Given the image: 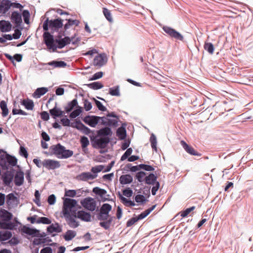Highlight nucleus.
I'll use <instances>...</instances> for the list:
<instances>
[{"label":"nucleus","mask_w":253,"mask_h":253,"mask_svg":"<svg viewBox=\"0 0 253 253\" xmlns=\"http://www.w3.org/2000/svg\"><path fill=\"white\" fill-rule=\"evenodd\" d=\"M109 215L108 214H105L101 213L100 212L97 215V218L99 220H107L110 217H109Z\"/></svg>","instance_id":"59"},{"label":"nucleus","mask_w":253,"mask_h":253,"mask_svg":"<svg viewBox=\"0 0 253 253\" xmlns=\"http://www.w3.org/2000/svg\"><path fill=\"white\" fill-rule=\"evenodd\" d=\"M0 107L2 110V116L4 117L8 114V109L7 107V104L5 101L2 100L0 102Z\"/></svg>","instance_id":"39"},{"label":"nucleus","mask_w":253,"mask_h":253,"mask_svg":"<svg viewBox=\"0 0 253 253\" xmlns=\"http://www.w3.org/2000/svg\"><path fill=\"white\" fill-rule=\"evenodd\" d=\"M112 210V206L109 204H104L101 206L100 212L105 214H108Z\"/></svg>","instance_id":"35"},{"label":"nucleus","mask_w":253,"mask_h":253,"mask_svg":"<svg viewBox=\"0 0 253 253\" xmlns=\"http://www.w3.org/2000/svg\"><path fill=\"white\" fill-rule=\"evenodd\" d=\"M109 94L112 96H120V87L119 85L111 87L109 89Z\"/></svg>","instance_id":"40"},{"label":"nucleus","mask_w":253,"mask_h":253,"mask_svg":"<svg viewBox=\"0 0 253 253\" xmlns=\"http://www.w3.org/2000/svg\"><path fill=\"white\" fill-rule=\"evenodd\" d=\"M10 8V0H1L0 2V14H5Z\"/></svg>","instance_id":"16"},{"label":"nucleus","mask_w":253,"mask_h":253,"mask_svg":"<svg viewBox=\"0 0 253 253\" xmlns=\"http://www.w3.org/2000/svg\"><path fill=\"white\" fill-rule=\"evenodd\" d=\"M109 142V138L107 137H101L100 138L96 139L94 141V143L98 148H104Z\"/></svg>","instance_id":"19"},{"label":"nucleus","mask_w":253,"mask_h":253,"mask_svg":"<svg viewBox=\"0 0 253 253\" xmlns=\"http://www.w3.org/2000/svg\"><path fill=\"white\" fill-rule=\"evenodd\" d=\"M49 113L54 119L57 117H60L63 115L64 112L60 108H57L56 106L52 109L49 110Z\"/></svg>","instance_id":"24"},{"label":"nucleus","mask_w":253,"mask_h":253,"mask_svg":"<svg viewBox=\"0 0 253 253\" xmlns=\"http://www.w3.org/2000/svg\"><path fill=\"white\" fill-rule=\"evenodd\" d=\"M118 195H119V198L121 200L122 203L123 204H124L125 206L133 207V206H134L135 205V203L133 202H132V201H131L126 199V198L123 197L121 195L120 192H119Z\"/></svg>","instance_id":"32"},{"label":"nucleus","mask_w":253,"mask_h":253,"mask_svg":"<svg viewBox=\"0 0 253 253\" xmlns=\"http://www.w3.org/2000/svg\"><path fill=\"white\" fill-rule=\"evenodd\" d=\"M77 202L76 200L70 198H65L63 202V206L62 209L63 214H67L68 213H72V212H76V206Z\"/></svg>","instance_id":"2"},{"label":"nucleus","mask_w":253,"mask_h":253,"mask_svg":"<svg viewBox=\"0 0 253 253\" xmlns=\"http://www.w3.org/2000/svg\"><path fill=\"white\" fill-rule=\"evenodd\" d=\"M204 48L210 54H212L215 49L214 45L211 42H205Z\"/></svg>","instance_id":"33"},{"label":"nucleus","mask_w":253,"mask_h":253,"mask_svg":"<svg viewBox=\"0 0 253 253\" xmlns=\"http://www.w3.org/2000/svg\"><path fill=\"white\" fill-rule=\"evenodd\" d=\"M62 231L61 228L59 226V224H52L47 228V231L49 233H59Z\"/></svg>","instance_id":"31"},{"label":"nucleus","mask_w":253,"mask_h":253,"mask_svg":"<svg viewBox=\"0 0 253 253\" xmlns=\"http://www.w3.org/2000/svg\"><path fill=\"white\" fill-rule=\"evenodd\" d=\"M138 220H138V219L137 216L136 217H132V218H130V219H129L127 221L126 226L127 227L131 226V225L134 224L135 223L137 222Z\"/></svg>","instance_id":"64"},{"label":"nucleus","mask_w":253,"mask_h":253,"mask_svg":"<svg viewBox=\"0 0 253 253\" xmlns=\"http://www.w3.org/2000/svg\"><path fill=\"white\" fill-rule=\"evenodd\" d=\"M118 136L121 139H124L126 137V131L124 128L119 127L117 130Z\"/></svg>","instance_id":"46"},{"label":"nucleus","mask_w":253,"mask_h":253,"mask_svg":"<svg viewBox=\"0 0 253 253\" xmlns=\"http://www.w3.org/2000/svg\"><path fill=\"white\" fill-rule=\"evenodd\" d=\"M22 104L25 107L27 110H31L34 108V102L31 100H23Z\"/></svg>","instance_id":"44"},{"label":"nucleus","mask_w":253,"mask_h":253,"mask_svg":"<svg viewBox=\"0 0 253 253\" xmlns=\"http://www.w3.org/2000/svg\"><path fill=\"white\" fill-rule=\"evenodd\" d=\"M123 193L124 196L129 198L132 196L133 192L130 188H127L123 191Z\"/></svg>","instance_id":"61"},{"label":"nucleus","mask_w":253,"mask_h":253,"mask_svg":"<svg viewBox=\"0 0 253 253\" xmlns=\"http://www.w3.org/2000/svg\"><path fill=\"white\" fill-rule=\"evenodd\" d=\"M48 91L46 87H42L38 88L33 94V96L35 98H40L41 96L44 95Z\"/></svg>","instance_id":"29"},{"label":"nucleus","mask_w":253,"mask_h":253,"mask_svg":"<svg viewBox=\"0 0 253 253\" xmlns=\"http://www.w3.org/2000/svg\"><path fill=\"white\" fill-rule=\"evenodd\" d=\"M82 206L88 211H93L96 208V201L91 197H88L81 201Z\"/></svg>","instance_id":"3"},{"label":"nucleus","mask_w":253,"mask_h":253,"mask_svg":"<svg viewBox=\"0 0 253 253\" xmlns=\"http://www.w3.org/2000/svg\"><path fill=\"white\" fill-rule=\"evenodd\" d=\"M104 166L103 165H99L96 167H92L91 169V171L93 173V174H96L97 173L100 172L104 169Z\"/></svg>","instance_id":"54"},{"label":"nucleus","mask_w":253,"mask_h":253,"mask_svg":"<svg viewBox=\"0 0 253 253\" xmlns=\"http://www.w3.org/2000/svg\"><path fill=\"white\" fill-rule=\"evenodd\" d=\"M12 25L7 21L2 20L0 21V30L2 32H8L11 29Z\"/></svg>","instance_id":"21"},{"label":"nucleus","mask_w":253,"mask_h":253,"mask_svg":"<svg viewBox=\"0 0 253 253\" xmlns=\"http://www.w3.org/2000/svg\"><path fill=\"white\" fill-rule=\"evenodd\" d=\"M195 206H192L189 208H186L184 210H183L180 211L178 213L175 215V218L178 217L179 215L180 216L182 217H185L187 216V215L192 211H193L195 209Z\"/></svg>","instance_id":"25"},{"label":"nucleus","mask_w":253,"mask_h":253,"mask_svg":"<svg viewBox=\"0 0 253 253\" xmlns=\"http://www.w3.org/2000/svg\"><path fill=\"white\" fill-rule=\"evenodd\" d=\"M42 166L48 169H54L60 167V162L58 161L45 159L42 162Z\"/></svg>","instance_id":"8"},{"label":"nucleus","mask_w":253,"mask_h":253,"mask_svg":"<svg viewBox=\"0 0 253 253\" xmlns=\"http://www.w3.org/2000/svg\"><path fill=\"white\" fill-rule=\"evenodd\" d=\"M77 218L82 221L89 222L91 221V216L90 213L84 211H76Z\"/></svg>","instance_id":"14"},{"label":"nucleus","mask_w":253,"mask_h":253,"mask_svg":"<svg viewBox=\"0 0 253 253\" xmlns=\"http://www.w3.org/2000/svg\"><path fill=\"white\" fill-rule=\"evenodd\" d=\"M177 220V219L175 220V226L177 224V225L178 226V227L177 228H176V230H175V233H176L175 234V237H177V236L179 233L181 234L182 233L183 231L185 230V229L187 228V226H185V224L184 223V222L178 223V222H176Z\"/></svg>","instance_id":"28"},{"label":"nucleus","mask_w":253,"mask_h":253,"mask_svg":"<svg viewBox=\"0 0 253 253\" xmlns=\"http://www.w3.org/2000/svg\"><path fill=\"white\" fill-rule=\"evenodd\" d=\"M73 38L71 39L68 37H65V38L61 39H56L55 42L58 44V47L59 49L63 48L67 44H69Z\"/></svg>","instance_id":"17"},{"label":"nucleus","mask_w":253,"mask_h":253,"mask_svg":"<svg viewBox=\"0 0 253 253\" xmlns=\"http://www.w3.org/2000/svg\"><path fill=\"white\" fill-rule=\"evenodd\" d=\"M180 41L182 43L186 44L187 43L185 36L180 32L175 30V47L177 46V42Z\"/></svg>","instance_id":"20"},{"label":"nucleus","mask_w":253,"mask_h":253,"mask_svg":"<svg viewBox=\"0 0 253 253\" xmlns=\"http://www.w3.org/2000/svg\"><path fill=\"white\" fill-rule=\"evenodd\" d=\"M50 149L59 159H67L73 155V151L66 150L64 146L59 143L51 146Z\"/></svg>","instance_id":"1"},{"label":"nucleus","mask_w":253,"mask_h":253,"mask_svg":"<svg viewBox=\"0 0 253 253\" xmlns=\"http://www.w3.org/2000/svg\"><path fill=\"white\" fill-rule=\"evenodd\" d=\"M37 223H43L45 224H49L51 223L50 220L45 217H39L36 221Z\"/></svg>","instance_id":"53"},{"label":"nucleus","mask_w":253,"mask_h":253,"mask_svg":"<svg viewBox=\"0 0 253 253\" xmlns=\"http://www.w3.org/2000/svg\"><path fill=\"white\" fill-rule=\"evenodd\" d=\"M10 7H12L14 8H18L20 10H22V9L23 8V6L20 3H18L16 2H12L10 0Z\"/></svg>","instance_id":"62"},{"label":"nucleus","mask_w":253,"mask_h":253,"mask_svg":"<svg viewBox=\"0 0 253 253\" xmlns=\"http://www.w3.org/2000/svg\"><path fill=\"white\" fill-rule=\"evenodd\" d=\"M139 167L141 169H143L146 171H153L154 169L150 165H147L145 164H140Z\"/></svg>","instance_id":"63"},{"label":"nucleus","mask_w":253,"mask_h":253,"mask_svg":"<svg viewBox=\"0 0 253 253\" xmlns=\"http://www.w3.org/2000/svg\"><path fill=\"white\" fill-rule=\"evenodd\" d=\"M12 216V214L7 211L4 209L0 210V217L2 220L8 221L11 220Z\"/></svg>","instance_id":"22"},{"label":"nucleus","mask_w":253,"mask_h":253,"mask_svg":"<svg viewBox=\"0 0 253 253\" xmlns=\"http://www.w3.org/2000/svg\"><path fill=\"white\" fill-rule=\"evenodd\" d=\"M78 105V101L76 99H73L71 102L67 103L64 107L65 110L67 113L71 112Z\"/></svg>","instance_id":"30"},{"label":"nucleus","mask_w":253,"mask_h":253,"mask_svg":"<svg viewBox=\"0 0 253 253\" xmlns=\"http://www.w3.org/2000/svg\"><path fill=\"white\" fill-rule=\"evenodd\" d=\"M6 161L7 163L11 166H15L17 164V159L9 155L6 156Z\"/></svg>","instance_id":"49"},{"label":"nucleus","mask_w":253,"mask_h":253,"mask_svg":"<svg viewBox=\"0 0 253 253\" xmlns=\"http://www.w3.org/2000/svg\"><path fill=\"white\" fill-rule=\"evenodd\" d=\"M72 126L76 128L77 129L80 130L83 133L86 135L89 134L91 132L90 129L80 121H76L75 125Z\"/></svg>","instance_id":"15"},{"label":"nucleus","mask_w":253,"mask_h":253,"mask_svg":"<svg viewBox=\"0 0 253 253\" xmlns=\"http://www.w3.org/2000/svg\"><path fill=\"white\" fill-rule=\"evenodd\" d=\"M113 217H110L107 220H104L100 222L99 223V225L105 230L109 229L113 221Z\"/></svg>","instance_id":"37"},{"label":"nucleus","mask_w":253,"mask_h":253,"mask_svg":"<svg viewBox=\"0 0 253 253\" xmlns=\"http://www.w3.org/2000/svg\"><path fill=\"white\" fill-rule=\"evenodd\" d=\"M81 143L83 148H86L89 145V140L86 136H82L81 138Z\"/></svg>","instance_id":"56"},{"label":"nucleus","mask_w":253,"mask_h":253,"mask_svg":"<svg viewBox=\"0 0 253 253\" xmlns=\"http://www.w3.org/2000/svg\"><path fill=\"white\" fill-rule=\"evenodd\" d=\"M22 16L23 17L25 23L26 24H29L30 17L29 11L28 10H23L22 12Z\"/></svg>","instance_id":"57"},{"label":"nucleus","mask_w":253,"mask_h":253,"mask_svg":"<svg viewBox=\"0 0 253 253\" xmlns=\"http://www.w3.org/2000/svg\"><path fill=\"white\" fill-rule=\"evenodd\" d=\"M98 134L100 136H108L112 134V131L110 128L106 127L99 129Z\"/></svg>","instance_id":"41"},{"label":"nucleus","mask_w":253,"mask_h":253,"mask_svg":"<svg viewBox=\"0 0 253 253\" xmlns=\"http://www.w3.org/2000/svg\"><path fill=\"white\" fill-rule=\"evenodd\" d=\"M63 216L70 227L75 228L79 226V222L76 219L77 218L76 212H73L72 213H68V215L63 214Z\"/></svg>","instance_id":"5"},{"label":"nucleus","mask_w":253,"mask_h":253,"mask_svg":"<svg viewBox=\"0 0 253 253\" xmlns=\"http://www.w3.org/2000/svg\"><path fill=\"white\" fill-rule=\"evenodd\" d=\"M164 31L171 37H174V30L167 26H164Z\"/></svg>","instance_id":"58"},{"label":"nucleus","mask_w":253,"mask_h":253,"mask_svg":"<svg viewBox=\"0 0 253 253\" xmlns=\"http://www.w3.org/2000/svg\"><path fill=\"white\" fill-rule=\"evenodd\" d=\"M103 14L105 17V18L109 21V22H112L113 19L112 18V15L111 12L109 10H108L106 8H103Z\"/></svg>","instance_id":"50"},{"label":"nucleus","mask_w":253,"mask_h":253,"mask_svg":"<svg viewBox=\"0 0 253 253\" xmlns=\"http://www.w3.org/2000/svg\"><path fill=\"white\" fill-rule=\"evenodd\" d=\"M180 143L184 150L189 155L200 157L202 154L197 151L193 146L187 143L184 140H181Z\"/></svg>","instance_id":"6"},{"label":"nucleus","mask_w":253,"mask_h":253,"mask_svg":"<svg viewBox=\"0 0 253 253\" xmlns=\"http://www.w3.org/2000/svg\"><path fill=\"white\" fill-rule=\"evenodd\" d=\"M118 118H110V117H101V124L105 126H117Z\"/></svg>","instance_id":"12"},{"label":"nucleus","mask_w":253,"mask_h":253,"mask_svg":"<svg viewBox=\"0 0 253 253\" xmlns=\"http://www.w3.org/2000/svg\"><path fill=\"white\" fill-rule=\"evenodd\" d=\"M146 173L144 171H139L136 174V177L138 181L142 182L145 180Z\"/></svg>","instance_id":"52"},{"label":"nucleus","mask_w":253,"mask_h":253,"mask_svg":"<svg viewBox=\"0 0 253 253\" xmlns=\"http://www.w3.org/2000/svg\"><path fill=\"white\" fill-rule=\"evenodd\" d=\"M79 23V21L77 20L69 19L68 20V22L64 25V29L66 30L73 25L78 26Z\"/></svg>","instance_id":"43"},{"label":"nucleus","mask_w":253,"mask_h":253,"mask_svg":"<svg viewBox=\"0 0 253 253\" xmlns=\"http://www.w3.org/2000/svg\"><path fill=\"white\" fill-rule=\"evenodd\" d=\"M88 86L91 89L97 90L100 89L103 87V84L98 82H93L88 85Z\"/></svg>","instance_id":"47"},{"label":"nucleus","mask_w":253,"mask_h":253,"mask_svg":"<svg viewBox=\"0 0 253 253\" xmlns=\"http://www.w3.org/2000/svg\"><path fill=\"white\" fill-rule=\"evenodd\" d=\"M44 65H48L51 66L53 68H64L67 66L66 62L63 61H55L53 60L51 62L45 63Z\"/></svg>","instance_id":"23"},{"label":"nucleus","mask_w":253,"mask_h":253,"mask_svg":"<svg viewBox=\"0 0 253 253\" xmlns=\"http://www.w3.org/2000/svg\"><path fill=\"white\" fill-rule=\"evenodd\" d=\"M107 62V57L105 54L102 53L96 56L93 60V65L95 66L101 67Z\"/></svg>","instance_id":"9"},{"label":"nucleus","mask_w":253,"mask_h":253,"mask_svg":"<svg viewBox=\"0 0 253 253\" xmlns=\"http://www.w3.org/2000/svg\"><path fill=\"white\" fill-rule=\"evenodd\" d=\"M83 121L90 126L94 127L98 123H101V117L87 116L83 119Z\"/></svg>","instance_id":"7"},{"label":"nucleus","mask_w":253,"mask_h":253,"mask_svg":"<svg viewBox=\"0 0 253 253\" xmlns=\"http://www.w3.org/2000/svg\"><path fill=\"white\" fill-rule=\"evenodd\" d=\"M43 40L47 48L49 50L52 49L53 52L56 50L57 46L54 44V40L52 35L49 32H45L43 34Z\"/></svg>","instance_id":"4"},{"label":"nucleus","mask_w":253,"mask_h":253,"mask_svg":"<svg viewBox=\"0 0 253 253\" xmlns=\"http://www.w3.org/2000/svg\"><path fill=\"white\" fill-rule=\"evenodd\" d=\"M150 141L151 142V145L152 148L156 152L157 151V138L156 136L154 134H152L150 138Z\"/></svg>","instance_id":"45"},{"label":"nucleus","mask_w":253,"mask_h":253,"mask_svg":"<svg viewBox=\"0 0 253 253\" xmlns=\"http://www.w3.org/2000/svg\"><path fill=\"white\" fill-rule=\"evenodd\" d=\"M13 178V174L9 171L5 172L3 176V181L5 185H9Z\"/></svg>","instance_id":"27"},{"label":"nucleus","mask_w":253,"mask_h":253,"mask_svg":"<svg viewBox=\"0 0 253 253\" xmlns=\"http://www.w3.org/2000/svg\"><path fill=\"white\" fill-rule=\"evenodd\" d=\"M132 152V149L131 148H128L126 151L125 152V153L122 155V156L121 158V161H123L126 159L131 154Z\"/></svg>","instance_id":"55"},{"label":"nucleus","mask_w":253,"mask_h":253,"mask_svg":"<svg viewBox=\"0 0 253 253\" xmlns=\"http://www.w3.org/2000/svg\"><path fill=\"white\" fill-rule=\"evenodd\" d=\"M10 18L11 21L15 24L16 27H19L22 23L21 14L17 11L12 12Z\"/></svg>","instance_id":"13"},{"label":"nucleus","mask_w":253,"mask_h":253,"mask_svg":"<svg viewBox=\"0 0 253 253\" xmlns=\"http://www.w3.org/2000/svg\"><path fill=\"white\" fill-rule=\"evenodd\" d=\"M81 112L82 108L80 107H78V108H77L70 113V117L72 119L75 118L78 116H79Z\"/></svg>","instance_id":"51"},{"label":"nucleus","mask_w":253,"mask_h":253,"mask_svg":"<svg viewBox=\"0 0 253 253\" xmlns=\"http://www.w3.org/2000/svg\"><path fill=\"white\" fill-rule=\"evenodd\" d=\"M12 236V234L8 231H0V241H6L9 239Z\"/></svg>","instance_id":"34"},{"label":"nucleus","mask_w":253,"mask_h":253,"mask_svg":"<svg viewBox=\"0 0 253 253\" xmlns=\"http://www.w3.org/2000/svg\"><path fill=\"white\" fill-rule=\"evenodd\" d=\"M93 192L95 194L102 197L106 194L107 191L105 189H101L98 187H96L93 189Z\"/></svg>","instance_id":"48"},{"label":"nucleus","mask_w":253,"mask_h":253,"mask_svg":"<svg viewBox=\"0 0 253 253\" xmlns=\"http://www.w3.org/2000/svg\"><path fill=\"white\" fill-rule=\"evenodd\" d=\"M156 205H154L152 206L151 208L146 210L144 211L141 213L139 215H138L137 217L138 220H140L143 219L145 217H146L152 211L154 210L156 207Z\"/></svg>","instance_id":"38"},{"label":"nucleus","mask_w":253,"mask_h":253,"mask_svg":"<svg viewBox=\"0 0 253 253\" xmlns=\"http://www.w3.org/2000/svg\"><path fill=\"white\" fill-rule=\"evenodd\" d=\"M133 178L130 174L122 175L120 177V182L122 184H129L132 182Z\"/></svg>","instance_id":"26"},{"label":"nucleus","mask_w":253,"mask_h":253,"mask_svg":"<svg viewBox=\"0 0 253 253\" xmlns=\"http://www.w3.org/2000/svg\"><path fill=\"white\" fill-rule=\"evenodd\" d=\"M63 25V20L61 19L51 20L49 21V28L53 31H58Z\"/></svg>","instance_id":"10"},{"label":"nucleus","mask_w":253,"mask_h":253,"mask_svg":"<svg viewBox=\"0 0 253 253\" xmlns=\"http://www.w3.org/2000/svg\"><path fill=\"white\" fill-rule=\"evenodd\" d=\"M97 176V174H93L89 172H84L78 175L76 178L79 180L86 181L88 180H93Z\"/></svg>","instance_id":"11"},{"label":"nucleus","mask_w":253,"mask_h":253,"mask_svg":"<svg viewBox=\"0 0 253 253\" xmlns=\"http://www.w3.org/2000/svg\"><path fill=\"white\" fill-rule=\"evenodd\" d=\"M24 174L23 171H17L14 177V183L17 186L22 185L24 182Z\"/></svg>","instance_id":"18"},{"label":"nucleus","mask_w":253,"mask_h":253,"mask_svg":"<svg viewBox=\"0 0 253 253\" xmlns=\"http://www.w3.org/2000/svg\"><path fill=\"white\" fill-rule=\"evenodd\" d=\"M156 179L157 177L153 173H151L145 177V183L148 184H154Z\"/></svg>","instance_id":"36"},{"label":"nucleus","mask_w":253,"mask_h":253,"mask_svg":"<svg viewBox=\"0 0 253 253\" xmlns=\"http://www.w3.org/2000/svg\"><path fill=\"white\" fill-rule=\"evenodd\" d=\"M77 194V192L75 190H66L65 196L67 197H74Z\"/></svg>","instance_id":"60"},{"label":"nucleus","mask_w":253,"mask_h":253,"mask_svg":"<svg viewBox=\"0 0 253 253\" xmlns=\"http://www.w3.org/2000/svg\"><path fill=\"white\" fill-rule=\"evenodd\" d=\"M76 235L75 231L73 230H68L64 236V238L66 241H70L73 239Z\"/></svg>","instance_id":"42"}]
</instances>
